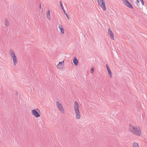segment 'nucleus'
Returning <instances> with one entry per match:
<instances>
[{"label": "nucleus", "mask_w": 147, "mask_h": 147, "mask_svg": "<svg viewBox=\"0 0 147 147\" xmlns=\"http://www.w3.org/2000/svg\"><path fill=\"white\" fill-rule=\"evenodd\" d=\"M73 63L75 65H78V61L76 57H75L73 59Z\"/></svg>", "instance_id": "nucleus-11"}, {"label": "nucleus", "mask_w": 147, "mask_h": 147, "mask_svg": "<svg viewBox=\"0 0 147 147\" xmlns=\"http://www.w3.org/2000/svg\"><path fill=\"white\" fill-rule=\"evenodd\" d=\"M124 2V4L128 7L132 9L133 8L132 5L127 0H122Z\"/></svg>", "instance_id": "nucleus-6"}, {"label": "nucleus", "mask_w": 147, "mask_h": 147, "mask_svg": "<svg viewBox=\"0 0 147 147\" xmlns=\"http://www.w3.org/2000/svg\"><path fill=\"white\" fill-rule=\"evenodd\" d=\"M12 59L13 62V65L15 66L18 62L17 57H15L12 58Z\"/></svg>", "instance_id": "nucleus-12"}, {"label": "nucleus", "mask_w": 147, "mask_h": 147, "mask_svg": "<svg viewBox=\"0 0 147 147\" xmlns=\"http://www.w3.org/2000/svg\"><path fill=\"white\" fill-rule=\"evenodd\" d=\"M32 114L36 117H38L40 116L39 113H40V110L38 108L35 109L31 111Z\"/></svg>", "instance_id": "nucleus-4"}, {"label": "nucleus", "mask_w": 147, "mask_h": 147, "mask_svg": "<svg viewBox=\"0 0 147 147\" xmlns=\"http://www.w3.org/2000/svg\"><path fill=\"white\" fill-rule=\"evenodd\" d=\"M107 69L108 72V74L109 75L110 77L111 78H112V74L111 71L110 69L109 66L108 65V64H106Z\"/></svg>", "instance_id": "nucleus-9"}, {"label": "nucleus", "mask_w": 147, "mask_h": 147, "mask_svg": "<svg viewBox=\"0 0 147 147\" xmlns=\"http://www.w3.org/2000/svg\"><path fill=\"white\" fill-rule=\"evenodd\" d=\"M108 34H109L111 38L113 40H114V35L112 31L109 28L108 30Z\"/></svg>", "instance_id": "nucleus-8"}, {"label": "nucleus", "mask_w": 147, "mask_h": 147, "mask_svg": "<svg viewBox=\"0 0 147 147\" xmlns=\"http://www.w3.org/2000/svg\"><path fill=\"white\" fill-rule=\"evenodd\" d=\"M47 18L49 19V20H51V18H50V16H47Z\"/></svg>", "instance_id": "nucleus-21"}, {"label": "nucleus", "mask_w": 147, "mask_h": 147, "mask_svg": "<svg viewBox=\"0 0 147 147\" xmlns=\"http://www.w3.org/2000/svg\"><path fill=\"white\" fill-rule=\"evenodd\" d=\"M79 105L76 101H75L74 103V109L76 113V118L77 119H79L81 117L79 109Z\"/></svg>", "instance_id": "nucleus-2"}, {"label": "nucleus", "mask_w": 147, "mask_h": 147, "mask_svg": "<svg viewBox=\"0 0 147 147\" xmlns=\"http://www.w3.org/2000/svg\"><path fill=\"white\" fill-rule=\"evenodd\" d=\"M16 94L17 95H18V93L17 92H16Z\"/></svg>", "instance_id": "nucleus-24"}, {"label": "nucleus", "mask_w": 147, "mask_h": 147, "mask_svg": "<svg viewBox=\"0 0 147 147\" xmlns=\"http://www.w3.org/2000/svg\"><path fill=\"white\" fill-rule=\"evenodd\" d=\"M131 2H132L134 0H130Z\"/></svg>", "instance_id": "nucleus-25"}, {"label": "nucleus", "mask_w": 147, "mask_h": 147, "mask_svg": "<svg viewBox=\"0 0 147 147\" xmlns=\"http://www.w3.org/2000/svg\"><path fill=\"white\" fill-rule=\"evenodd\" d=\"M98 4L100 6L104 11L106 10L105 7V2L104 0H98Z\"/></svg>", "instance_id": "nucleus-3"}, {"label": "nucleus", "mask_w": 147, "mask_h": 147, "mask_svg": "<svg viewBox=\"0 0 147 147\" xmlns=\"http://www.w3.org/2000/svg\"><path fill=\"white\" fill-rule=\"evenodd\" d=\"M5 22L6 26L7 27H8L9 24L8 21L6 19L5 21Z\"/></svg>", "instance_id": "nucleus-15"}, {"label": "nucleus", "mask_w": 147, "mask_h": 147, "mask_svg": "<svg viewBox=\"0 0 147 147\" xmlns=\"http://www.w3.org/2000/svg\"><path fill=\"white\" fill-rule=\"evenodd\" d=\"M10 54L11 56L12 57V58L16 57L15 54L13 51L12 50L11 51H10Z\"/></svg>", "instance_id": "nucleus-13"}, {"label": "nucleus", "mask_w": 147, "mask_h": 147, "mask_svg": "<svg viewBox=\"0 0 147 147\" xmlns=\"http://www.w3.org/2000/svg\"><path fill=\"white\" fill-rule=\"evenodd\" d=\"M63 11L64 13L65 14L67 18L68 19H69V16H68L67 14L65 13V10H63Z\"/></svg>", "instance_id": "nucleus-17"}, {"label": "nucleus", "mask_w": 147, "mask_h": 147, "mask_svg": "<svg viewBox=\"0 0 147 147\" xmlns=\"http://www.w3.org/2000/svg\"><path fill=\"white\" fill-rule=\"evenodd\" d=\"M60 5L61 8L63 10H63H64L62 4L61 3V1H60Z\"/></svg>", "instance_id": "nucleus-16"}, {"label": "nucleus", "mask_w": 147, "mask_h": 147, "mask_svg": "<svg viewBox=\"0 0 147 147\" xmlns=\"http://www.w3.org/2000/svg\"><path fill=\"white\" fill-rule=\"evenodd\" d=\"M64 61L62 62H59L57 65V68L60 69L63 68L64 66Z\"/></svg>", "instance_id": "nucleus-7"}, {"label": "nucleus", "mask_w": 147, "mask_h": 147, "mask_svg": "<svg viewBox=\"0 0 147 147\" xmlns=\"http://www.w3.org/2000/svg\"><path fill=\"white\" fill-rule=\"evenodd\" d=\"M47 16H50V11L49 10H48L47 13Z\"/></svg>", "instance_id": "nucleus-18"}, {"label": "nucleus", "mask_w": 147, "mask_h": 147, "mask_svg": "<svg viewBox=\"0 0 147 147\" xmlns=\"http://www.w3.org/2000/svg\"><path fill=\"white\" fill-rule=\"evenodd\" d=\"M136 1L137 2V5H138V3H139L140 1L139 0H136Z\"/></svg>", "instance_id": "nucleus-22"}, {"label": "nucleus", "mask_w": 147, "mask_h": 147, "mask_svg": "<svg viewBox=\"0 0 147 147\" xmlns=\"http://www.w3.org/2000/svg\"><path fill=\"white\" fill-rule=\"evenodd\" d=\"M133 147H139L138 143L136 142H134L133 144Z\"/></svg>", "instance_id": "nucleus-14"}, {"label": "nucleus", "mask_w": 147, "mask_h": 147, "mask_svg": "<svg viewBox=\"0 0 147 147\" xmlns=\"http://www.w3.org/2000/svg\"><path fill=\"white\" fill-rule=\"evenodd\" d=\"M94 68L92 67V68L91 69L90 72L91 73H93L94 72Z\"/></svg>", "instance_id": "nucleus-19"}, {"label": "nucleus", "mask_w": 147, "mask_h": 147, "mask_svg": "<svg viewBox=\"0 0 147 147\" xmlns=\"http://www.w3.org/2000/svg\"><path fill=\"white\" fill-rule=\"evenodd\" d=\"M41 4H40L39 5V8L40 9H41Z\"/></svg>", "instance_id": "nucleus-23"}, {"label": "nucleus", "mask_w": 147, "mask_h": 147, "mask_svg": "<svg viewBox=\"0 0 147 147\" xmlns=\"http://www.w3.org/2000/svg\"><path fill=\"white\" fill-rule=\"evenodd\" d=\"M129 129L130 131L137 135L138 136H140L141 135V132L140 128H138L134 126H132L131 125H129Z\"/></svg>", "instance_id": "nucleus-1"}, {"label": "nucleus", "mask_w": 147, "mask_h": 147, "mask_svg": "<svg viewBox=\"0 0 147 147\" xmlns=\"http://www.w3.org/2000/svg\"><path fill=\"white\" fill-rule=\"evenodd\" d=\"M140 1L142 3V5H144V2L143 0H140Z\"/></svg>", "instance_id": "nucleus-20"}, {"label": "nucleus", "mask_w": 147, "mask_h": 147, "mask_svg": "<svg viewBox=\"0 0 147 147\" xmlns=\"http://www.w3.org/2000/svg\"><path fill=\"white\" fill-rule=\"evenodd\" d=\"M59 28L60 30L61 34H64V30L62 26L60 25L59 26Z\"/></svg>", "instance_id": "nucleus-10"}, {"label": "nucleus", "mask_w": 147, "mask_h": 147, "mask_svg": "<svg viewBox=\"0 0 147 147\" xmlns=\"http://www.w3.org/2000/svg\"><path fill=\"white\" fill-rule=\"evenodd\" d=\"M57 104L59 109L63 113H64L65 112L64 109H63L61 104L59 102H57Z\"/></svg>", "instance_id": "nucleus-5"}]
</instances>
